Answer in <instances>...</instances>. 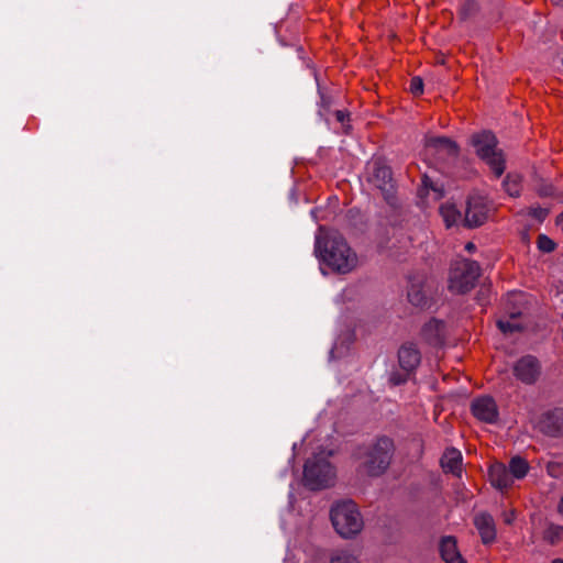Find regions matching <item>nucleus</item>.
I'll use <instances>...</instances> for the list:
<instances>
[{"label":"nucleus","mask_w":563,"mask_h":563,"mask_svg":"<svg viewBox=\"0 0 563 563\" xmlns=\"http://www.w3.org/2000/svg\"><path fill=\"white\" fill-rule=\"evenodd\" d=\"M481 275L477 262L460 258L452 263L449 273V289L455 294H466L475 287Z\"/></svg>","instance_id":"nucleus-5"},{"label":"nucleus","mask_w":563,"mask_h":563,"mask_svg":"<svg viewBox=\"0 0 563 563\" xmlns=\"http://www.w3.org/2000/svg\"><path fill=\"white\" fill-rule=\"evenodd\" d=\"M367 180L390 202L395 194V181L391 169L384 159L374 158L367 164Z\"/></svg>","instance_id":"nucleus-7"},{"label":"nucleus","mask_w":563,"mask_h":563,"mask_svg":"<svg viewBox=\"0 0 563 563\" xmlns=\"http://www.w3.org/2000/svg\"><path fill=\"white\" fill-rule=\"evenodd\" d=\"M321 106L323 108H329L330 107V99L324 97V96H321Z\"/></svg>","instance_id":"nucleus-37"},{"label":"nucleus","mask_w":563,"mask_h":563,"mask_svg":"<svg viewBox=\"0 0 563 563\" xmlns=\"http://www.w3.org/2000/svg\"><path fill=\"white\" fill-rule=\"evenodd\" d=\"M471 410L476 419L486 423H495L499 417L497 404L490 396L475 398L472 401Z\"/></svg>","instance_id":"nucleus-10"},{"label":"nucleus","mask_w":563,"mask_h":563,"mask_svg":"<svg viewBox=\"0 0 563 563\" xmlns=\"http://www.w3.org/2000/svg\"><path fill=\"white\" fill-rule=\"evenodd\" d=\"M426 146L437 151L440 155L455 157L459 154L457 144L445 136H433L426 141Z\"/></svg>","instance_id":"nucleus-16"},{"label":"nucleus","mask_w":563,"mask_h":563,"mask_svg":"<svg viewBox=\"0 0 563 563\" xmlns=\"http://www.w3.org/2000/svg\"><path fill=\"white\" fill-rule=\"evenodd\" d=\"M440 214L443 218L445 225L448 228L452 227L457 222L461 217L457 208L452 203H443L440 207Z\"/></svg>","instance_id":"nucleus-22"},{"label":"nucleus","mask_w":563,"mask_h":563,"mask_svg":"<svg viewBox=\"0 0 563 563\" xmlns=\"http://www.w3.org/2000/svg\"><path fill=\"white\" fill-rule=\"evenodd\" d=\"M505 191L510 197H519L521 192V177L518 175L508 174L503 181Z\"/></svg>","instance_id":"nucleus-23"},{"label":"nucleus","mask_w":563,"mask_h":563,"mask_svg":"<svg viewBox=\"0 0 563 563\" xmlns=\"http://www.w3.org/2000/svg\"><path fill=\"white\" fill-rule=\"evenodd\" d=\"M552 192H553V189L551 186L544 187L543 189L540 190V196L548 197V196H551Z\"/></svg>","instance_id":"nucleus-34"},{"label":"nucleus","mask_w":563,"mask_h":563,"mask_svg":"<svg viewBox=\"0 0 563 563\" xmlns=\"http://www.w3.org/2000/svg\"><path fill=\"white\" fill-rule=\"evenodd\" d=\"M421 336L429 345H442L445 336V323L437 319L430 320L423 325Z\"/></svg>","instance_id":"nucleus-15"},{"label":"nucleus","mask_w":563,"mask_h":563,"mask_svg":"<svg viewBox=\"0 0 563 563\" xmlns=\"http://www.w3.org/2000/svg\"><path fill=\"white\" fill-rule=\"evenodd\" d=\"M462 465V454L455 448L446 449L441 457V466L444 472L460 474Z\"/></svg>","instance_id":"nucleus-19"},{"label":"nucleus","mask_w":563,"mask_h":563,"mask_svg":"<svg viewBox=\"0 0 563 563\" xmlns=\"http://www.w3.org/2000/svg\"><path fill=\"white\" fill-rule=\"evenodd\" d=\"M522 299L521 295L511 294L505 305V316L497 321L498 329L504 334L521 332L526 329L528 321L525 311L521 308L508 307L509 303H518Z\"/></svg>","instance_id":"nucleus-8"},{"label":"nucleus","mask_w":563,"mask_h":563,"mask_svg":"<svg viewBox=\"0 0 563 563\" xmlns=\"http://www.w3.org/2000/svg\"><path fill=\"white\" fill-rule=\"evenodd\" d=\"M465 250L470 253L474 252L476 250V245L473 242H467L465 244Z\"/></svg>","instance_id":"nucleus-36"},{"label":"nucleus","mask_w":563,"mask_h":563,"mask_svg":"<svg viewBox=\"0 0 563 563\" xmlns=\"http://www.w3.org/2000/svg\"><path fill=\"white\" fill-rule=\"evenodd\" d=\"M515 512L514 511H510V512H506L504 514V522L507 523V525H511L515 520Z\"/></svg>","instance_id":"nucleus-33"},{"label":"nucleus","mask_w":563,"mask_h":563,"mask_svg":"<svg viewBox=\"0 0 563 563\" xmlns=\"http://www.w3.org/2000/svg\"><path fill=\"white\" fill-rule=\"evenodd\" d=\"M440 554L446 563H466L461 555L454 537H443L440 542Z\"/></svg>","instance_id":"nucleus-18"},{"label":"nucleus","mask_w":563,"mask_h":563,"mask_svg":"<svg viewBox=\"0 0 563 563\" xmlns=\"http://www.w3.org/2000/svg\"><path fill=\"white\" fill-rule=\"evenodd\" d=\"M317 257L339 274H347L357 266V255L338 231L320 227L316 235Z\"/></svg>","instance_id":"nucleus-1"},{"label":"nucleus","mask_w":563,"mask_h":563,"mask_svg":"<svg viewBox=\"0 0 563 563\" xmlns=\"http://www.w3.org/2000/svg\"><path fill=\"white\" fill-rule=\"evenodd\" d=\"M556 224L563 232V211L556 218Z\"/></svg>","instance_id":"nucleus-35"},{"label":"nucleus","mask_w":563,"mask_h":563,"mask_svg":"<svg viewBox=\"0 0 563 563\" xmlns=\"http://www.w3.org/2000/svg\"><path fill=\"white\" fill-rule=\"evenodd\" d=\"M540 430L553 438L563 435V410L555 409L543 415L540 420Z\"/></svg>","instance_id":"nucleus-13"},{"label":"nucleus","mask_w":563,"mask_h":563,"mask_svg":"<svg viewBox=\"0 0 563 563\" xmlns=\"http://www.w3.org/2000/svg\"><path fill=\"white\" fill-rule=\"evenodd\" d=\"M508 471L511 477L520 479L527 475L529 471V464L525 459L515 456L509 462Z\"/></svg>","instance_id":"nucleus-21"},{"label":"nucleus","mask_w":563,"mask_h":563,"mask_svg":"<svg viewBox=\"0 0 563 563\" xmlns=\"http://www.w3.org/2000/svg\"><path fill=\"white\" fill-rule=\"evenodd\" d=\"M398 362L405 372L411 373L419 366L421 353L413 343H406L398 351Z\"/></svg>","instance_id":"nucleus-14"},{"label":"nucleus","mask_w":563,"mask_h":563,"mask_svg":"<svg viewBox=\"0 0 563 563\" xmlns=\"http://www.w3.org/2000/svg\"><path fill=\"white\" fill-rule=\"evenodd\" d=\"M488 476L492 485L500 490L507 489L512 484V477L503 463L493 464L488 470Z\"/></svg>","instance_id":"nucleus-17"},{"label":"nucleus","mask_w":563,"mask_h":563,"mask_svg":"<svg viewBox=\"0 0 563 563\" xmlns=\"http://www.w3.org/2000/svg\"><path fill=\"white\" fill-rule=\"evenodd\" d=\"M511 371L515 378L520 383L534 385L541 376L542 365L537 356L527 354L514 362Z\"/></svg>","instance_id":"nucleus-9"},{"label":"nucleus","mask_w":563,"mask_h":563,"mask_svg":"<svg viewBox=\"0 0 563 563\" xmlns=\"http://www.w3.org/2000/svg\"><path fill=\"white\" fill-rule=\"evenodd\" d=\"M552 563H563V560L556 559V560L552 561Z\"/></svg>","instance_id":"nucleus-40"},{"label":"nucleus","mask_w":563,"mask_h":563,"mask_svg":"<svg viewBox=\"0 0 563 563\" xmlns=\"http://www.w3.org/2000/svg\"><path fill=\"white\" fill-rule=\"evenodd\" d=\"M471 143L476 154L483 159L495 174L500 177L506 168V162L501 150L497 148V139L489 131H483L472 136Z\"/></svg>","instance_id":"nucleus-4"},{"label":"nucleus","mask_w":563,"mask_h":563,"mask_svg":"<svg viewBox=\"0 0 563 563\" xmlns=\"http://www.w3.org/2000/svg\"><path fill=\"white\" fill-rule=\"evenodd\" d=\"M559 465L556 464H549L548 465V473L549 475H551L552 477H558L559 476Z\"/></svg>","instance_id":"nucleus-31"},{"label":"nucleus","mask_w":563,"mask_h":563,"mask_svg":"<svg viewBox=\"0 0 563 563\" xmlns=\"http://www.w3.org/2000/svg\"><path fill=\"white\" fill-rule=\"evenodd\" d=\"M335 472L330 462L323 456L322 452L309 459L303 467L305 486L319 490L333 485Z\"/></svg>","instance_id":"nucleus-6"},{"label":"nucleus","mask_w":563,"mask_h":563,"mask_svg":"<svg viewBox=\"0 0 563 563\" xmlns=\"http://www.w3.org/2000/svg\"><path fill=\"white\" fill-rule=\"evenodd\" d=\"M330 517L335 531L343 538H352L363 529L362 516L351 500L334 505Z\"/></svg>","instance_id":"nucleus-3"},{"label":"nucleus","mask_w":563,"mask_h":563,"mask_svg":"<svg viewBox=\"0 0 563 563\" xmlns=\"http://www.w3.org/2000/svg\"><path fill=\"white\" fill-rule=\"evenodd\" d=\"M334 115L336 121L343 125L344 132L347 133V129L350 128L347 124L350 122V113L343 110H336Z\"/></svg>","instance_id":"nucleus-28"},{"label":"nucleus","mask_w":563,"mask_h":563,"mask_svg":"<svg viewBox=\"0 0 563 563\" xmlns=\"http://www.w3.org/2000/svg\"><path fill=\"white\" fill-rule=\"evenodd\" d=\"M475 2L473 0H466L462 7L463 16H467L472 10H475Z\"/></svg>","instance_id":"nucleus-30"},{"label":"nucleus","mask_w":563,"mask_h":563,"mask_svg":"<svg viewBox=\"0 0 563 563\" xmlns=\"http://www.w3.org/2000/svg\"><path fill=\"white\" fill-rule=\"evenodd\" d=\"M331 563H358L357 559L346 551H339L331 559Z\"/></svg>","instance_id":"nucleus-26"},{"label":"nucleus","mask_w":563,"mask_h":563,"mask_svg":"<svg viewBox=\"0 0 563 563\" xmlns=\"http://www.w3.org/2000/svg\"><path fill=\"white\" fill-rule=\"evenodd\" d=\"M537 246L543 253H551L555 250L556 243L545 234H539Z\"/></svg>","instance_id":"nucleus-24"},{"label":"nucleus","mask_w":563,"mask_h":563,"mask_svg":"<svg viewBox=\"0 0 563 563\" xmlns=\"http://www.w3.org/2000/svg\"><path fill=\"white\" fill-rule=\"evenodd\" d=\"M554 5L563 7V0H550Z\"/></svg>","instance_id":"nucleus-38"},{"label":"nucleus","mask_w":563,"mask_h":563,"mask_svg":"<svg viewBox=\"0 0 563 563\" xmlns=\"http://www.w3.org/2000/svg\"><path fill=\"white\" fill-rule=\"evenodd\" d=\"M559 512L563 515V497L561 498L559 504Z\"/></svg>","instance_id":"nucleus-39"},{"label":"nucleus","mask_w":563,"mask_h":563,"mask_svg":"<svg viewBox=\"0 0 563 563\" xmlns=\"http://www.w3.org/2000/svg\"><path fill=\"white\" fill-rule=\"evenodd\" d=\"M562 65H563V58H562Z\"/></svg>","instance_id":"nucleus-41"},{"label":"nucleus","mask_w":563,"mask_h":563,"mask_svg":"<svg viewBox=\"0 0 563 563\" xmlns=\"http://www.w3.org/2000/svg\"><path fill=\"white\" fill-rule=\"evenodd\" d=\"M408 300L415 307L424 308L428 305V297L423 286L412 283L408 289Z\"/></svg>","instance_id":"nucleus-20"},{"label":"nucleus","mask_w":563,"mask_h":563,"mask_svg":"<svg viewBox=\"0 0 563 563\" xmlns=\"http://www.w3.org/2000/svg\"><path fill=\"white\" fill-rule=\"evenodd\" d=\"M395 453L393 439L383 435L358 450V471L371 477L382 476L389 468Z\"/></svg>","instance_id":"nucleus-2"},{"label":"nucleus","mask_w":563,"mask_h":563,"mask_svg":"<svg viewBox=\"0 0 563 563\" xmlns=\"http://www.w3.org/2000/svg\"><path fill=\"white\" fill-rule=\"evenodd\" d=\"M529 214L539 221H543L547 218V216L549 214V210L545 208L539 207V206L531 207Z\"/></svg>","instance_id":"nucleus-29"},{"label":"nucleus","mask_w":563,"mask_h":563,"mask_svg":"<svg viewBox=\"0 0 563 563\" xmlns=\"http://www.w3.org/2000/svg\"><path fill=\"white\" fill-rule=\"evenodd\" d=\"M474 526L476 527L482 542L484 544L493 543L496 540V526L495 520L488 512H478L474 517Z\"/></svg>","instance_id":"nucleus-12"},{"label":"nucleus","mask_w":563,"mask_h":563,"mask_svg":"<svg viewBox=\"0 0 563 563\" xmlns=\"http://www.w3.org/2000/svg\"><path fill=\"white\" fill-rule=\"evenodd\" d=\"M390 380L394 385H400L407 380V377L406 376L401 377L398 374H394V375H391Z\"/></svg>","instance_id":"nucleus-32"},{"label":"nucleus","mask_w":563,"mask_h":563,"mask_svg":"<svg viewBox=\"0 0 563 563\" xmlns=\"http://www.w3.org/2000/svg\"><path fill=\"white\" fill-rule=\"evenodd\" d=\"M409 89L415 96L421 95L423 92V80L420 77H412Z\"/></svg>","instance_id":"nucleus-27"},{"label":"nucleus","mask_w":563,"mask_h":563,"mask_svg":"<svg viewBox=\"0 0 563 563\" xmlns=\"http://www.w3.org/2000/svg\"><path fill=\"white\" fill-rule=\"evenodd\" d=\"M489 208L482 197H471L467 200L465 211V224L468 228H476L485 223L488 217Z\"/></svg>","instance_id":"nucleus-11"},{"label":"nucleus","mask_w":563,"mask_h":563,"mask_svg":"<svg viewBox=\"0 0 563 563\" xmlns=\"http://www.w3.org/2000/svg\"><path fill=\"white\" fill-rule=\"evenodd\" d=\"M562 533L563 527L552 525L545 530L544 539L551 544H554L555 542L562 539Z\"/></svg>","instance_id":"nucleus-25"}]
</instances>
